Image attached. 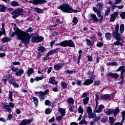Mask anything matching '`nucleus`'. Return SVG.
<instances>
[{"mask_svg": "<svg viewBox=\"0 0 125 125\" xmlns=\"http://www.w3.org/2000/svg\"><path fill=\"white\" fill-rule=\"evenodd\" d=\"M16 113L17 114V115H20V114H21V110L18 108H17L16 109Z\"/></svg>", "mask_w": 125, "mask_h": 125, "instance_id": "nucleus-61", "label": "nucleus"}, {"mask_svg": "<svg viewBox=\"0 0 125 125\" xmlns=\"http://www.w3.org/2000/svg\"><path fill=\"white\" fill-rule=\"evenodd\" d=\"M69 111H70V112H74V105H71L69 108Z\"/></svg>", "mask_w": 125, "mask_h": 125, "instance_id": "nucleus-60", "label": "nucleus"}, {"mask_svg": "<svg viewBox=\"0 0 125 125\" xmlns=\"http://www.w3.org/2000/svg\"><path fill=\"white\" fill-rule=\"evenodd\" d=\"M88 101H89V97H86L83 100V105H87L88 104Z\"/></svg>", "mask_w": 125, "mask_h": 125, "instance_id": "nucleus-29", "label": "nucleus"}, {"mask_svg": "<svg viewBox=\"0 0 125 125\" xmlns=\"http://www.w3.org/2000/svg\"><path fill=\"white\" fill-rule=\"evenodd\" d=\"M119 113H120V109H119L118 107H117L115 109H109L108 110L105 112V114L106 115H111V114H113L115 117H116Z\"/></svg>", "mask_w": 125, "mask_h": 125, "instance_id": "nucleus-7", "label": "nucleus"}, {"mask_svg": "<svg viewBox=\"0 0 125 125\" xmlns=\"http://www.w3.org/2000/svg\"><path fill=\"white\" fill-rule=\"evenodd\" d=\"M23 9L22 8H18L11 12V15L13 19H16L23 13Z\"/></svg>", "mask_w": 125, "mask_h": 125, "instance_id": "nucleus-3", "label": "nucleus"}, {"mask_svg": "<svg viewBox=\"0 0 125 125\" xmlns=\"http://www.w3.org/2000/svg\"><path fill=\"white\" fill-rule=\"evenodd\" d=\"M44 78V76H42L40 77H36L35 78V81H36V82H39V81H42V80Z\"/></svg>", "mask_w": 125, "mask_h": 125, "instance_id": "nucleus-54", "label": "nucleus"}, {"mask_svg": "<svg viewBox=\"0 0 125 125\" xmlns=\"http://www.w3.org/2000/svg\"><path fill=\"white\" fill-rule=\"evenodd\" d=\"M39 97L40 100H44V99L46 98L45 95L43 93V92L42 91V93H41L39 95Z\"/></svg>", "mask_w": 125, "mask_h": 125, "instance_id": "nucleus-26", "label": "nucleus"}, {"mask_svg": "<svg viewBox=\"0 0 125 125\" xmlns=\"http://www.w3.org/2000/svg\"><path fill=\"white\" fill-rule=\"evenodd\" d=\"M120 28V25L119 24H117L115 27V30L113 32H112V37L113 39H116L117 40H121L122 36L121 34L119 33V28Z\"/></svg>", "mask_w": 125, "mask_h": 125, "instance_id": "nucleus-5", "label": "nucleus"}, {"mask_svg": "<svg viewBox=\"0 0 125 125\" xmlns=\"http://www.w3.org/2000/svg\"><path fill=\"white\" fill-rule=\"evenodd\" d=\"M63 117H64L63 115H61L60 116H57L56 118V120L57 122H59V123H60V122H61V121H62V119H63Z\"/></svg>", "mask_w": 125, "mask_h": 125, "instance_id": "nucleus-40", "label": "nucleus"}, {"mask_svg": "<svg viewBox=\"0 0 125 125\" xmlns=\"http://www.w3.org/2000/svg\"><path fill=\"white\" fill-rule=\"evenodd\" d=\"M6 7L3 4H0V12H5Z\"/></svg>", "mask_w": 125, "mask_h": 125, "instance_id": "nucleus-31", "label": "nucleus"}, {"mask_svg": "<svg viewBox=\"0 0 125 125\" xmlns=\"http://www.w3.org/2000/svg\"><path fill=\"white\" fill-rule=\"evenodd\" d=\"M10 38L9 37H5L1 40V42L3 43H5V42H10Z\"/></svg>", "mask_w": 125, "mask_h": 125, "instance_id": "nucleus-30", "label": "nucleus"}, {"mask_svg": "<svg viewBox=\"0 0 125 125\" xmlns=\"http://www.w3.org/2000/svg\"><path fill=\"white\" fill-rule=\"evenodd\" d=\"M47 1L46 0H34L33 3L34 4H44V3H46Z\"/></svg>", "mask_w": 125, "mask_h": 125, "instance_id": "nucleus-14", "label": "nucleus"}, {"mask_svg": "<svg viewBox=\"0 0 125 125\" xmlns=\"http://www.w3.org/2000/svg\"><path fill=\"white\" fill-rule=\"evenodd\" d=\"M101 18L98 21L100 24H102V21H103V16H102V15L101 14V17H99Z\"/></svg>", "mask_w": 125, "mask_h": 125, "instance_id": "nucleus-58", "label": "nucleus"}, {"mask_svg": "<svg viewBox=\"0 0 125 125\" xmlns=\"http://www.w3.org/2000/svg\"><path fill=\"white\" fill-rule=\"evenodd\" d=\"M96 6L98 8V9L101 10L103 9V7L104 6V4L102 2H98Z\"/></svg>", "mask_w": 125, "mask_h": 125, "instance_id": "nucleus-27", "label": "nucleus"}, {"mask_svg": "<svg viewBox=\"0 0 125 125\" xmlns=\"http://www.w3.org/2000/svg\"><path fill=\"white\" fill-rule=\"evenodd\" d=\"M87 45H92V42L89 39H86Z\"/></svg>", "mask_w": 125, "mask_h": 125, "instance_id": "nucleus-51", "label": "nucleus"}, {"mask_svg": "<svg viewBox=\"0 0 125 125\" xmlns=\"http://www.w3.org/2000/svg\"><path fill=\"white\" fill-rule=\"evenodd\" d=\"M42 41H43V38L39 36V35H34L31 39L32 42H41Z\"/></svg>", "mask_w": 125, "mask_h": 125, "instance_id": "nucleus-9", "label": "nucleus"}, {"mask_svg": "<svg viewBox=\"0 0 125 125\" xmlns=\"http://www.w3.org/2000/svg\"><path fill=\"white\" fill-rule=\"evenodd\" d=\"M38 58H41V56L42 55V53L45 51V48L43 46H40L38 47Z\"/></svg>", "mask_w": 125, "mask_h": 125, "instance_id": "nucleus-11", "label": "nucleus"}, {"mask_svg": "<svg viewBox=\"0 0 125 125\" xmlns=\"http://www.w3.org/2000/svg\"><path fill=\"white\" fill-rule=\"evenodd\" d=\"M110 11H111L110 7H107V8H106V10L105 11V12L104 13V16L106 17V16H108V15H109Z\"/></svg>", "mask_w": 125, "mask_h": 125, "instance_id": "nucleus-36", "label": "nucleus"}, {"mask_svg": "<svg viewBox=\"0 0 125 125\" xmlns=\"http://www.w3.org/2000/svg\"><path fill=\"white\" fill-rule=\"evenodd\" d=\"M86 112H87L88 115L89 114H90L91 113H92V109L91 108V107L88 106L86 109Z\"/></svg>", "mask_w": 125, "mask_h": 125, "instance_id": "nucleus-44", "label": "nucleus"}, {"mask_svg": "<svg viewBox=\"0 0 125 125\" xmlns=\"http://www.w3.org/2000/svg\"><path fill=\"white\" fill-rule=\"evenodd\" d=\"M49 83H51V84H55V85H57V82L55 81V77H52L49 80Z\"/></svg>", "mask_w": 125, "mask_h": 125, "instance_id": "nucleus-20", "label": "nucleus"}, {"mask_svg": "<svg viewBox=\"0 0 125 125\" xmlns=\"http://www.w3.org/2000/svg\"><path fill=\"white\" fill-rule=\"evenodd\" d=\"M121 114H122V117H123L122 121H125V112L124 111H123L121 112Z\"/></svg>", "mask_w": 125, "mask_h": 125, "instance_id": "nucleus-57", "label": "nucleus"}, {"mask_svg": "<svg viewBox=\"0 0 125 125\" xmlns=\"http://www.w3.org/2000/svg\"><path fill=\"white\" fill-rule=\"evenodd\" d=\"M12 6H20V4L17 1H13L11 2Z\"/></svg>", "mask_w": 125, "mask_h": 125, "instance_id": "nucleus-33", "label": "nucleus"}, {"mask_svg": "<svg viewBox=\"0 0 125 125\" xmlns=\"http://www.w3.org/2000/svg\"><path fill=\"white\" fill-rule=\"evenodd\" d=\"M45 105L46 106H49L51 105V102H50V101L46 100L45 101Z\"/></svg>", "mask_w": 125, "mask_h": 125, "instance_id": "nucleus-50", "label": "nucleus"}, {"mask_svg": "<svg viewBox=\"0 0 125 125\" xmlns=\"http://www.w3.org/2000/svg\"><path fill=\"white\" fill-rule=\"evenodd\" d=\"M105 108V106L104 105H100L98 107V109H95L96 113H101L102 111L103 110V109Z\"/></svg>", "mask_w": 125, "mask_h": 125, "instance_id": "nucleus-23", "label": "nucleus"}, {"mask_svg": "<svg viewBox=\"0 0 125 125\" xmlns=\"http://www.w3.org/2000/svg\"><path fill=\"white\" fill-rule=\"evenodd\" d=\"M33 73H34V69H33V68H30L28 69L27 75H28L29 77H30L31 75L33 74Z\"/></svg>", "mask_w": 125, "mask_h": 125, "instance_id": "nucleus-37", "label": "nucleus"}, {"mask_svg": "<svg viewBox=\"0 0 125 125\" xmlns=\"http://www.w3.org/2000/svg\"><path fill=\"white\" fill-rule=\"evenodd\" d=\"M120 17L122 18V19H125V12H122L120 14Z\"/></svg>", "mask_w": 125, "mask_h": 125, "instance_id": "nucleus-55", "label": "nucleus"}, {"mask_svg": "<svg viewBox=\"0 0 125 125\" xmlns=\"http://www.w3.org/2000/svg\"><path fill=\"white\" fill-rule=\"evenodd\" d=\"M89 18L91 21L93 20L94 22H98L99 21L98 18H97L96 15L95 14H90L89 15Z\"/></svg>", "mask_w": 125, "mask_h": 125, "instance_id": "nucleus-13", "label": "nucleus"}, {"mask_svg": "<svg viewBox=\"0 0 125 125\" xmlns=\"http://www.w3.org/2000/svg\"><path fill=\"white\" fill-rule=\"evenodd\" d=\"M32 122H33V119L23 120L19 125H30Z\"/></svg>", "mask_w": 125, "mask_h": 125, "instance_id": "nucleus-12", "label": "nucleus"}, {"mask_svg": "<svg viewBox=\"0 0 125 125\" xmlns=\"http://www.w3.org/2000/svg\"><path fill=\"white\" fill-rule=\"evenodd\" d=\"M103 99H110V95L105 94V95L103 96Z\"/></svg>", "mask_w": 125, "mask_h": 125, "instance_id": "nucleus-53", "label": "nucleus"}, {"mask_svg": "<svg viewBox=\"0 0 125 125\" xmlns=\"http://www.w3.org/2000/svg\"><path fill=\"white\" fill-rule=\"evenodd\" d=\"M63 47H66V46H69V47H75V43L72 41V40L68 41H64L62 43Z\"/></svg>", "mask_w": 125, "mask_h": 125, "instance_id": "nucleus-8", "label": "nucleus"}, {"mask_svg": "<svg viewBox=\"0 0 125 125\" xmlns=\"http://www.w3.org/2000/svg\"><path fill=\"white\" fill-rule=\"evenodd\" d=\"M87 125V121H85V120L82 119L80 122L79 125Z\"/></svg>", "mask_w": 125, "mask_h": 125, "instance_id": "nucleus-47", "label": "nucleus"}, {"mask_svg": "<svg viewBox=\"0 0 125 125\" xmlns=\"http://www.w3.org/2000/svg\"><path fill=\"white\" fill-rule=\"evenodd\" d=\"M61 85L62 86V88H66L67 85V83H65V82H61Z\"/></svg>", "mask_w": 125, "mask_h": 125, "instance_id": "nucleus-42", "label": "nucleus"}, {"mask_svg": "<svg viewBox=\"0 0 125 125\" xmlns=\"http://www.w3.org/2000/svg\"><path fill=\"white\" fill-rule=\"evenodd\" d=\"M64 66V64H63V63H59L57 64H56L54 66V70H60L61 69H62V68H63V66Z\"/></svg>", "mask_w": 125, "mask_h": 125, "instance_id": "nucleus-18", "label": "nucleus"}, {"mask_svg": "<svg viewBox=\"0 0 125 125\" xmlns=\"http://www.w3.org/2000/svg\"><path fill=\"white\" fill-rule=\"evenodd\" d=\"M35 11H36V12H37V13H41V14L43 13V11L42 9H40V8H35Z\"/></svg>", "mask_w": 125, "mask_h": 125, "instance_id": "nucleus-39", "label": "nucleus"}, {"mask_svg": "<svg viewBox=\"0 0 125 125\" xmlns=\"http://www.w3.org/2000/svg\"><path fill=\"white\" fill-rule=\"evenodd\" d=\"M79 22V21L78 20V18L77 17H74L72 20V22L74 25H77L78 24V22Z\"/></svg>", "mask_w": 125, "mask_h": 125, "instance_id": "nucleus-41", "label": "nucleus"}, {"mask_svg": "<svg viewBox=\"0 0 125 125\" xmlns=\"http://www.w3.org/2000/svg\"><path fill=\"white\" fill-rule=\"evenodd\" d=\"M14 29L15 32L12 33L11 37L12 38H14V37L16 35L18 40L21 41V42L22 43H24V44H28L31 39V36L30 34L22 31L21 30L19 29L18 27H15Z\"/></svg>", "mask_w": 125, "mask_h": 125, "instance_id": "nucleus-1", "label": "nucleus"}, {"mask_svg": "<svg viewBox=\"0 0 125 125\" xmlns=\"http://www.w3.org/2000/svg\"><path fill=\"white\" fill-rule=\"evenodd\" d=\"M45 114H46L47 115H48L49 114H50L51 113V110H50V109L49 108H47L45 110Z\"/></svg>", "mask_w": 125, "mask_h": 125, "instance_id": "nucleus-56", "label": "nucleus"}, {"mask_svg": "<svg viewBox=\"0 0 125 125\" xmlns=\"http://www.w3.org/2000/svg\"><path fill=\"white\" fill-rule=\"evenodd\" d=\"M59 113L61 114L62 116H65L66 115V112H65V111H66V109L64 108H59L58 110Z\"/></svg>", "mask_w": 125, "mask_h": 125, "instance_id": "nucleus-28", "label": "nucleus"}, {"mask_svg": "<svg viewBox=\"0 0 125 125\" xmlns=\"http://www.w3.org/2000/svg\"><path fill=\"white\" fill-rule=\"evenodd\" d=\"M87 58H88V61H89L90 62H92V57H91V56L88 55L87 56Z\"/></svg>", "mask_w": 125, "mask_h": 125, "instance_id": "nucleus-59", "label": "nucleus"}, {"mask_svg": "<svg viewBox=\"0 0 125 125\" xmlns=\"http://www.w3.org/2000/svg\"><path fill=\"white\" fill-rule=\"evenodd\" d=\"M91 83H93V80L91 79H87L83 83V85H89L91 84Z\"/></svg>", "mask_w": 125, "mask_h": 125, "instance_id": "nucleus-22", "label": "nucleus"}, {"mask_svg": "<svg viewBox=\"0 0 125 125\" xmlns=\"http://www.w3.org/2000/svg\"><path fill=\"white\" fill-rule=\"evenodd\" d=\"M19 68L18 67H14V66H13L11 67V70L13 72H15L16 73V72H17V71H18Z\"/></svg>", "mask_w": 125, "mask_h": 125, "instance_id": "nucleus-49", "label": "nucleus"}, {"mask_svg": "<svg viewBox=\"0 0 125 125\" xmlns=\"http://www.w3.org/2000/svg\"><path fill=\"white\" fill-rule=\"evenodd\" d=\"M34 29H33V28L30 27L26 31V32H33V30Z\"/></svg>", "mask_w": 125, "mask_h": 125, "instance_id": "nucleus-64", "label": "nucleus"}, {"mask_svg": "<svg viewBox=\"0 0 125 125\" xmlns=\"http://www.w3.org/2000/svg\"><path fill=\"white\" fill-rule=\"evenodd\" d=\"M67 102L69 104V105H71V104L73 105L74 104V99L72 98H69L67 99Z\"/></svg>", "mask_w": 125, "mask_h": 125, "instance_id": "nucleus-43", "label": "nucleus"}, {"mask_svg": "<svg viewBox=\"0 0 125 125\" xmlns=\"http://www.w3.org/2000/svg\"><path fill=\"white\" fill-rule=\"evenodd\" d=\"M115 72H121V74L120 78L121 79V81L119 83L120 84H123L124 83V79H125V66H121L119 68H118Z\"/></svg>", "mask_w": 125, "mask_h": 125, "instance_id": "nucleus-4", "label": "nucleus"}, {"mask_svg": "<svg viewBox=\"0 0 125 125\" xmlns=\"http://www.w3.org/2000/svg\"><path fill=\"white\" fill-rule=\"evenodd\" d=\"M88 117L89 119H93L94 118H96V115L94 113L91 112V113L88 114Z\"/></svg>", "mask_w": 125, "mask_h": 125, "instance_id": "nucleus-35", "label": "nucleus"}, {"mask_svg": "<svg viewBox=\"0 0 125 125\" xmlns=\"http://www.w3.org/2000/svg\"><path fill=\"white\" fill-rule=\"evenodd\" d=\"M59 9L62 10L63 12H66L67 13H77L79 12L78 10H73L72 7L67 3H64L58 7Z\"/></svg>", "mask_w": 125, "mask_h": 125, "instance_id": "nucleus-2", "label": "nucleus"}, {"mask_svg": "<svg viewBox=\"0 0 125 125\" xmlns=\"http://www.w3.org/2000/svg\"><path fill=\"white\" fill-rule=\"evenodd\" d=\"M14 106H15V104L12 102H10L8 104H4L2 106V108L4 109V110L7 111V112L10 114V113L12 112V109L14 108Z\"/></svg>", "mask_w": 125, "mask_h": 125, "instance_id": "nucleus-6", "label": "nucleus"}, {"mask_svg": "<svg viewBox=\"0 0 125 125\" xmlns=\"http://www.w3.org/2000/svg\"><path fill=\"white\" fill-rule=\"evenodd\" d=\"M12 95H13V92L11 91H9L8 98V99L11 102H13V99L12 98Z\"/></svg>", "mask_w": 125, "mask_h": 125, "instance_id": "nucleus-24", "label": "nucleus"}, {"mask_svg": "<svg viewBox=\"0 0 125 125\" xmlns=\"http://www.w3.org/2000/svg\"><path fill=\"white\" fill-rule=\"evenodd\" d=\"M118 14L119 12H115L113 14H112L110 19V21L114 22L115 20H116V18H117V16H118Z\"/></svg>", "mask_w": 125, "mask_h": 125, "instance_id": "nucleus-16", "label": "nucleus"}, {"mask_svg": "<svg viewBox=\"0 0 125 125\" xmlns=\"http://www.w3.org/2000/svg\"><path fill=\"white\" fill-rule=\"evenodd\" d=\"M96 45L98 47H102L104 45L102 42H99L97 43Z\"/></svg>", "mask_w": 125, "mask_h": 125, "instance_id": "nucleus-52", "label": "nucleus"}, {"mask_svg": "<svg viewBox=\"0 0 125 125\" xmlns=\"http://www.w3.org/2000/svg\"><path fill=\"white\" fill-rule=\"evenodd\" d=\"M67 74H69V75H71L72 74H74L76 73V71L75 70H66L65 71Z\"/></svg>", "mask_w": 125, "mask_h": 125, "instance_id": "nucleus-48", "label": "nucleus"}, {"mask_svg": "<svg viewBox=\"0 0 125 125\" xmlns=\"http://www.w3.org/2000/svg\"><path fill=\"white\" fill-rule=\"evenodd\" d=\"M8 80L10 83L11 84H12V85H13L14 87H17V88L19 87V84L16 83V82H15V79L13 78H10V77H9L8 78Z\"/></svg>", "mask_w": 125, "mask_h": 125, "instance_id": "nucleus-10", "label": "nucleus"}, {"mask_svg": "<svg viewBox=\"0 0 125 125\" xmlns=\"http://www.w3.org/2000/svg\"><path fill=\"white\" fill-rule=\"evenodd\" d=\"M12 118H13V116H12V115L11 114H9V115H8V120L10 121V120H11Z\"/></svg>", "mask_w": 125, "mask_h": 125, "instance_id": "nucleus-63", "label": "nucleus"}, {"mask_svg": "<svg viewBox=\"0 0 125 125\" xmlns=\"http://www.w3.org/2000/svg\"><path fill=\"white\" fill-rule=\"evenodd\" d=\"M32 99L33 100L35 107L37 108L39 106V99L36 97H33Z\"/></svg>", "mask_w": 125, "mask_h": 125, "instance_id": "nucleus-25", "label": "nucleus"}, {"mask_svg": "<svg viewBox=\"0 0 125 125\" xmlns=\"http://www.w3.org/2000/svg\"><path fill=\"white\" fill-rule=\"evenodd\" d=\"M125 31V25H124V23H122L120 25V31L121 34H123Z\"/></svg>", "mask_w": 125, "mask_h": 125, "instance_id": "nucleus-38", "label": "nucleus"}, {"mask_svg": "<svg viewBox=\"0 0 125 125\" xmlns=\"http://www.w3.org/2000/svg\"><path fill=\"white\" fill-rule=\"evenodd\" d=\"M78 112L80 113V114H81V115H83V107H82V106H80L78 108Z\"/></svg>", "mask_w": 125, "mask_h": 125, "instance_id": "nucleus-45", "label": "nucleus"}, {"mask_svg": "<svg viewBox=\"0 0 125 125\" xmlns=\"http://www.w3.org/2000/svg\"><path fill=\"white\" fill-rule=\"evenodd\" d=\"M109 125H114V123H115V120L113 117H109Z\"/></svg>", "mask_w": 125, "mask_h": 125, "instance_id": "nucleus-34", "label": "nucleus"}, {"mask_svg": "<svg viewBox=\"0 0 125 125\" xmlns=\"http://www.w3.org/2000/svg\"><path fill=\"white\" fill-rule=\"evenodd\" d=\"M106 76H108L109 77H110V78H112V79H114V80L119 79V74L117 73H113L111 72H109L107 74Z\"/></svg>", "mask_w": 125, "mask_h": 125, "instance_id": "nucleus-15", "label": "nucleus"}, {"mask_svg": "<svg viewBox=\"0 0 125 125\" xmlns=\"http://www.w3.org/2000/svg\"><path fill=\"white\" fill-rule=\"evenodd\" d=\"M115 4H120V3L122 2V0H115Z\"/></svg>", "mask_w": 125, "mask_h": 125, "instance_id": "nucleus-62", "label": "nucleus"}, {"mask_svg": "<svg viewBox=\"0 0 125 125\" xmlns=\"http://www.w3.org/2000/svg\"><path fill=\"white\" fill-rule=\"evenodd\" d=\"M93 85L94 86H99V85H101V82L100 81H95Z\"/></svg>", "mask_w": 125, "mask_h": 125, "instance_id": "nucleus-46", "label": "nucleus"}, {"mask_svg": "<svg viewBox=\"0 0 125 125\" xmlns=\"http://www.w3.org/2000/svg\"><path fill=\"white\" fill-rule=\"evenodd\" d=\"M117 41L116 42L113 43L114 45H121V46H123V43L120 42L121 41H123V38L121 37V39H117L116 38H114Z\"/></svg>", "mask_w": 125, "mask_h": 125, "instance_id": "nucleus-19", "label": "nucleus"}, {"mask_svg": "<svg viewBox=\"0 0 125 125\" xmlns=\"http://www.w3.org/2000/svg\"><path fill=\"white\" fill-rule=\"evenodd\" d=\"M105 39L107 41H110L112 39V36H111V33L109 32L106 33L105 34Z\"/></svg>", "mask_w": 125, "mask_h": 125, "instance_id": "nucleus-32", "label": "nucleus"}, {"mask_svg": "<svg viewBox=\"0 0 125 125\" xmlns=\"http://www.w3.org/2000/svg\"><path fill=\"white\" fill-rule=\"evenodd\" d=\"M23 74H24V70L21 68H20L19 69V71L16 72V73H15V75L18 77H21V76H22V75H23Z\"/></svg>", "mask_w": 125, "mask_h": 125, "instance_id": "nucleus-21", "label": "nucleus"}, {"mask_svg": "<svg viewBox=\"0 0 125 125\" xmlns=\"http://www.w3.org/2000/svg\"><path fill=\"white\" fill-rule=\"evenodd\" d=\"M93 10L94 12H95V13H96L99 17H101V11L100 10V9H98L96 7H94L93 8Z\"/></svg>", "mask_w": 125, "mask_h": 125, "instance_id": "nucleus-17", "label": "nucleus"}]
</instances>
